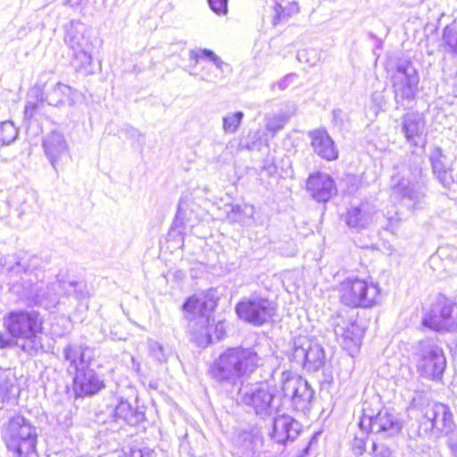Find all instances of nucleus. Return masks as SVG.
<instances>
[{"mask_svg": "<svg viewBox=\"0 0 457 457\" xmlns=\"http://www.w3.org/2000/svg\"><path fill=\"white\" fill-rule=\"evenodd\" d=\"M46 262L39 256L24 255L22 257H12L4 260L12 289L21 297L28 299L34 304L49 308L57 303L56 285H45L44 270ZM63 293L68 296H73V289L68 287V283L58 284Z\"/></svg>", "mask_w": 457, "mask_h": 457, "instance_id": "obj_1", "label": "nucleus"}, {"mask_svg": "<svg viewBox=\"0 0 457 457\" xmlns=\"http://www.w3.org/2000/svg\"><path fill=\"white\" fill-rule=\"evenodd\" d=\"M43 317L36 311L11 312L4 319V325L14 338L16 346L29 355L42 349Z\"/></svg>", "mask_w": 457, "mask_h": 457, "instance_id": "obj_2", "label": "nucleus"}, {"mask_svg": "<svg viewBox=\"0 0 457 457\" xmlns=\"http://www.w3.org/2000/svg\"><path fill=\"white\" fill-rule=\"evenodd\" d=\"M260 360L252 348H228L214 361L211 373L217 381L234 385L242 377L252 373L259 366Z\"/></svg>", "mask_w": 457, "mask_h": 457, "instance_id": "obj_3", "label": "nucleus"}, {"mask_svg": "<svg viewBox=\"0 0 457 457\" xmlns=\"http://www.w3.org/2000/svg\"><path fill=\"white\" fill-rule=\"evenodd\" d=\"M216 305L212 298L207 295H195L187 299L183 309L189 321L188 327L193 340L200 347L211 344V335L206 325L209 323L210 313Z\"/></svg>", "mask_w": 457, "mask_h": 457, "instance_id": "obj_4", "label": "nucleus"}, {"mask_svg": "<svg viewBox=\"0 0 457 457\" xmlns=\"http://www.w3.org/2000/svg\"><path fill=\"white\" fill-rule=\"evenodd\" d=\"M3 439L14 457H37L36 428L22 416H15L4 427Z\"/></svg>", "mask_w": 457, "mask_h": 457, "instance_id": "obj_5", "label": "nucleus"}, {"mask_svg": "<svg viewBox=\"0 0 457 457\" xmlns=\"http://www.w3.org/2000/svg\"><path fill=\"white\" fill-rule=\"evenodd\" d=\"M339 297L346 306L370 308L379 302L380 288L376 283L352 276L340 283Z\"/></svg>", "mask_w": 457, "mask_h": 457, "instance_id": "obj_6", "label": "nucleus"}, {"mask_svg": "<svg viewBox=\"0 0 457 457\" xmlns=\"http://www.w3.org/2000/svg\"><path fill=\"white\" fill-rule=\"evenodd\" d=\"M417 370L425 378L440 381L446 368V358L442 347L434 339L425 338L415 348Z\"/></svg>", "mask_w": 457, "mask_h": 457, "instance_id": "obj_7", "label": "nucleus"}, {"mask_svg": "<svg viewBox=\"0 0 457 457\" xmlns=\"http://www.w3.org/2000/svg\"><path fill=\"white\" fill-rule=\"evenodd\" d=\"M276 389L268 383L244 386L237 393V401L251 407L256 415L262 418L275 413L278 410L275 401Z\"/></svg>", "mask_w": 457, "mask_h": 457, "instance_id": "obj_8", "label": "nucleus"}, {"mask_svg": "<svg viewBox=\"0 0 457 457\" xmlns=\"http://www.w3.org/2000/svg\"><path fill=\"white\" fill-rule=\"evenodd\" d=\"M390 79L397 105L404 107L405 101H412L418 91L420 77L412 62L398 60L390 71Z\"/></svg>", "mask_w": 457, "mask_h": 457, "instance_id": "obj_9", "label": "nucleus"}, {"mask_svg": "<svg viewBox=\"0 0 457 457\" xmlns=\"http://www.w3.org/2000/svg\"><path fill=\"white\" fill-rule=\"evenodd\" d=\"M86 25L79 21H71L66 30L64 42L73 52L78 69H87L92 63V44Z\"/></svg>", "mask_w": 457, "mask_h": 457, "instance_id": "obj_10", "label": "nucleus"}, {"mask_svg": "<svg viewBox=\"0 0 457 457\" xmlns=\"http://www.w3.org/2000/svg\"><path fill=\"white\" fill-rule=\"evenodd\" d=\"M236 312L241 320L260 326L272 318L275 313V306L268 298L252 295L237 303Z\"/></svg>", "mask_w": 457, "mask_h": 457, "instance_id": "obj_11", "label": "nucleus"}, {"mask_svg": "<svg viewBox=\"0 0 457 457\" xmlns=\"http://www.w3.org/2000/svg\"><path fill=\"white\" fill-rule=\"evenodd\" d=\"M359 426L362 431H370L383 438L396 436L403 428L398 415L388 409L379 411L375 416L364 413Z\"/></svg>", "mask_w": 457, "mask_h": 457, "instance_id": "obj_12", "label": "nucleus"}, {"mask_svg": "<svg viewBox=\"0 0 457 457\" xmlns=\"http://www.w3.org/2000/svg\"><path fill=\"white\" fill-rule=\"evenodd\" d=\"M334 332L342 347L350 354L357 352L361 343L363 331L354 319L345 320L339 315L335 321Z\"/></svg>", "mask_w": 457, "mask_h": 457, "instance_id": "obj_13", "label": "nucleus"}, {"mask_svg": "<svg viewBox=\"0 0 457 457\" xmlns=\"http://www.w3.org/2000/svg\"><path fill=\"white\" fill-rule=\"evenodd\" d=\"M102 376L89 367L79 370L73 377V391L77 397L92 396L104 388Z\"/></svg>", "mask_w": 457, "mask_h": 457, "instance_id": "obj_14", "label": "nucleus"}, {"mask_svg": "<svg viewBox=\"0 0 457 457\" xmlns=\"http://www.w3.org/2000/svg\"><path fill=\"white\" fill-rule=\"evenodd\" d=\"M424 418L430 423L431 429L446 435L453 431L455 423L450 408L444 403H435L426 408Z\"/></svg>", "mask_w": 457, "mask_h": 457, "instance_id": "obj_15", "label": "nucleus"}, {"mask_svg": "<svg viewBox=\"0 0 457 457\" xmlns=\"http://www.w3.org/2000/svg\"><path fill=\"white\" fill-rule=\"evenodd\" d=\"M293 388L292 401L295 408L304 414L310 413L312 408L313 390L311 385L302 378L287 380L284 386L287 392Z\"/></svg>", "mask_w": 457, "mask_h": 457, "instance_id": "obj_16", "label": "nucleus"}, {"mask_svg": "<svg viewBox=\"0 0 457 457\" xmlns=\"http://www.w3.org/2000/svg\"><path fill=\"white\" fill-rule=\"evenodd\" d=\"M104 411L114 421L122 420L131 426L138 424L145 418L144 412L133 409L128 401L117 397L112 398V403L106 405Z\"/></svg>", "mask_w": 457, "mask_h": 457, "instance_id": "obj_17", "label": "nucleus"}, {"mask_svg": "<svg viewBox=\"0 0 457 457\" xmlns=\"http://www.w3.org/2000/svg\"><path fill=\"white\" fill-rule=\"evenodd\" d=\"M42 146L51 165L57 171L60 162L69 155V147L65 137L60 132L52 131L45 137Z\"/></svg>", "mask_w": 457, "mask_h": 457, "instance_id": "obj_18", "label": "nucleus"}, {"mask_svg": "<svg viewBox=\"0 0 457 457\" xmlns=\"http://www.w3.org/2000/svg\"><path fill=\"white\" fill-rule=\"evenodd\" d=\"M65 361L69 363L68 371L74 374L79 370L89 367L94 360V350L83 344H70L63 349Z\"/></svg>", "mask_w": 457, "mask_h": 457, "instance_id": "obj_19", "label": "nucleus"}, {"mask_svg": "<svg viewBox=\"0 0 457 457\" xmlns=\"http://www.w3.org/2000/svg\"><path fill=\"white\" fill-rule=\"evenodd\" d=\"M301 424L289 415H278L273 420L271 437L278 444L294 441L300 434Z\"/></svg>", "mask_w": 457, "mask_h": 457, "instance_id": "obj_20", "label": "nucleus"}, {"mask_svg": "<svg viewBox=\"0 0 457 457\" xmlns=\"http://www.w3.org/2000/svg\"><path fill=\"white\" fill-rule=\"evenodd\" d=\"M402 132L404 134L406 141L411 145L423 146L426 143L425 120L417 112H409L403 116Z\"/></svg>", "mask_w": 457, "mask_h": 457, "instance_id": "obj_21", "label": "nucleus"}, {"mask_svg": "<svg viewBox=\"0 0 457 457\" xmlns=\"http://www.w3.org/2000/svg\"><path fill=\"white\" fill-rule=\"evenodd\" d=\"M189 59L195 62V66L203 59H208L213 63L220 74H211L210 72H203L201 79L204 81L215 83L224 78L223 73L226 70L229 71V65L225 63L214 52L209 49L192 50L189 53Z\"/></svg>", "mask_w": 457, "mask_h": 457, "instance_id": "obj_22", "label": "nucleus"}, {"mask_svg": "<svg viewBox=\"0 0 457 457\" xmlns=\"http://www.w3.org/2000/svg\"><path fill=\"white\" fill-rule=\"evenodd\" d=\"M78 92L71 87L56 83L51 87L46 96V101L50 105L60 106L68 104L73 106L76 104Z\"/></svg>", "mask_w": 457, "mask_h": 457, "instance_id": "obj_23", "label": "nucleus"}, {"mask_svg": "<svg viewBox=\"0 0 457 457\" xmlns=\"http://www.w3.org/2000/svg\"><path fill=\"white\" fill-rule=\"evenodd\" d=\"M262 438L258 431H246L239 432L234 438V451L235 454L239 457H253L255 449Z\"/></svg>", "mask_w": 457, "mask_h": 457, "instance_id": "obj_24", "label": "nucleus"}, {"mask_svg": "<svg viewBox=\"0 0 457 457\" xmlns=\"http://www.w3.org/2000/svg\"><path fill=\"white\" fill-rule=\"evenodd\" d=\"M375 212L376 211L372 204L363 203L360 206L353 207L348 211L346 222L352 228H367L373 222Z\"/></svg>", "mask_w": 457, "mask_h": 457, "instance_id": "obj_25", "label": "nucleus"}, {"mask_svg": "<svg viewBox=\"0 0 457 457\" xmlns=\"http://www.w3.org/2000/svg\"><path fill=\"white\" fill-rule=\"evenodd\" d=\"M394 194L399 195L403 200L410 202V207L415 209L424 197V193L418 189L414 184L403 179L392 187ZM408 206L409 204H406Z\"/></svg>", "mask_w": 457, "mask_h": 457, "instance_id": "obj_26", "label": "nucleus"}, {"mask_svg": "<svg viewBox=\"0 0 457 457\" xmlns=\"http://www.w3.org/2000/svg\"><path fill=\"white\" fill-rule=\"evenodd\" d=\"M316 154L328 161L336 160L338 152L334 141L325 129H316Z\"/></svg>", "mask_w": 457, "mask_h": 457, "instance_id": "obj_27", "label": "nucleus"}, {"mask_svg": "<svg viewBox=\"0 0 457 457\" xmlns=\"http://www.w3.org/2000/svg\"><path fill=\"white\" fill-rule=\"evenodd\" d=\"M254 208L250 204H235L227 212V219L231 223L249 226L253 220Z\"/></svg>", "mask_w": 457, "mask_h": 457, "instance_id": "obj_28", "label": "nucleus"}, {"mask_svg": "<svg viewBox=\"0 0 457 457\" xmlns=\"http://www.w3.org/2000/svg\"><path fill=\"white\" fill-rule=\"evenodd\" d=\"M337 188L330 176L316 173V201L327 202L336 195Z\"/></svg>", "mask_w": 457, "mask_h": 457, "instance_id": "obj_29", "label": "nucleus"}, {"mask_svg": "<svg viewBox=\"0 0 457 457\" xmlns=\"http://www.w3.org/2000/svg\"><path fill=\"white\" fill-rule=\"evenodd\" d=\"M295 109L288 108L287 110H280L266 116V129L276 133L283 129L285 124L288 121L289 118L294 114Z\"/></svg>", "mask_w": 457, "mask_h": 457, "instance_id": "obj_30", "label": "nucleus"}, {"mask_svg": "<svg viewBox=\"0 0 457 457\" xmlns=\"http://www.w3.org/2000/svg\"><path fill=\"white\" fill-rule=\"evenodd\" d=\"M17 394L16 378L9 374L0 375V400L4 403Z\"/></svg>", "mask_w": 457, "mask_h": 457, "instance_id": "obj_31", "label": "nucleus"}, {"mask_svg": "<svg viewBox=\"0 0 457 457\" xmlns=\"http://www.w3.org/2000/svg\"><path fill=\"white\" fill-rule=\"evenodd\" d=\"M439 312L443 320L439 325L441 328H445V330L457 328V304H445Z\"/></svg>", "mask_w": 457, "mask_h": 457, "instance_id": "obj_32", "label": "nucleus"}, {"mask_svg": "<svg viewBox=\"0 0 457 457\" xmlns=\"http://www.w3.org/2000/svg\"><path fill=\"white\" fill-rule=\"evenodd\" d=\"M29 98V99L27 101L24 111L25 119L33 118L39 112L41 107L44 105V99L42 98V94L38 89L31 91Z\"/></svg>", "mask_w": 457, "mask_h": 457, "instance_id": "obj_33", "label": "nucleus"}, {"mask_svg": "<svg viewBox=\"0 0 457 457\" xmlns=\"http://www.w3.org/2000/svg\"><path fill=\"white\" fill-rule=\"evenodd\" d=\"M443 46L451 54H457V24L453 23L446 26L443 31Z\"/></svg>", "mask_w": 457, "mask_h": 457, "instance_id": "obj_34", "label": "nucleus"}, {"mask_svg": "<svg viewBox=\"0 0 457 457\" xmlns=\"http://www.w3.org/2000/svg\"><path fill=\"white\" fill-rule=\"evenodd\" d=\"M294 345V358L297 361L306 364L308 361L309 351L312 348L311 341L305 337H298L295 339Z\"/></svg>", "mask_w": 457, "mask_h": 457, "instance_id": "obj_35", "label": "nucleus"}, {"mask_svg": "<svg viewBox=\"0 0 457 457\" xmlns=\"http://www.w3.org/2000/svg\"><path fill=\"white\" fill-rule=\"evenodd\" d=\"M245 114L243 112L238 111L229 112L222 119V129L225 134H234L237 131Z\"/></svg>", "mask_w": 457, "mask_h": 457, "instance_id": "obj_36", "label": "nucleus"}, {"mask_svg": "<svg viewBox=\"0 0 457 457\" xmlns=\"http://www.w3.org/2000/svg\"><path fill=\"white\" fill-rule=\"evenodd\" d=\"M17 137L18 129L12 122L9 120L0 122V143L2 145H10Z\"/></svg>", "mask_w": 457, "mask_h": 457, "instance_id": "obj_37", "label": "nucleus"}, {"mask_svg": "<svg viewBox=\"0 0 457 457\" xmlns=\"http://www.w3.org/2000/svg\"><path fill=\"white\" fill-rule=\"evenodd\" d=\"M445 156L440 148L436 147L430 156L432 168L435 173H437L441 179H445L446 176V165L444 163Z\"/></svg>", "mask_w": 457, "mask_h": 457, "instance_id": "obj_38", "label": "nucleus"}, {"mask_svg": "<svg viewBox=\"0 0 457 457\" xmlns=\"http://www.w3.org/2000/svg\"><path fill=\"white\" fill-rule=\"evenodd\" d=\"M443 320L441 319V313L438 311L433 310L431 312L427 313L422 319V325L435 331L445 330V328H441L439 325Z\"/></svg>", "mask_w": 457, "mask_h": 457, "instance_id": "obj_39", "label": "nucleus"}, {"mask_svg": "<svg viewBox=\"0 0 457 457\" xmlns=\"http://www.w3.org/2000/svg\"><path fill=\"white\" fill-rule=\"evenodd\" d=\"M148 347L150 354L153 358H154L160 362L165 361L167 360V353L165 352V349L158 342L149 340Z\"/></svg>", "mask_w": 457, "mask_h": 457, "instance_id": "obj_40", "label": "nucleus"}, {"mask_svg": "<svg viewBox=\"0 0 457 457\" xmlns=\"http://www.w3.org/2000/svg\"><path fill=\"white\" fill-rule=\"evenodd\" d=\"M373 457H394L392 450L384 444L372 442L371 453Z\"/></svg>", "mask_w": 457, "mask_h": 457, "instance_id": "obj_41", "label": "nucleus"}, {"mask_svg": "<svg viewBox=\"0 0 457 457\" xmlns=\"http://www.w3.org/2000/svg\"><path fill=\"white\" fill-rule=\"evenodd\" d=\"M68 287L73 289V297L78 300L87 297V292L86 291V285L83 282H68Z\"/></svg>", "mask_w": 457, "mask_h": 457, "instance_id": "obj_42", "label": "nucleus"}, {"mask_svg": "<svg viewBox=\"0 0 457 457\" xmlns=\"http://www.w3.org/2000/svg\"><path fill=\"white\" fill-rule=\"evenodd\" d=\"M211 9L218 15L228 13V0H208Z\"/></svg>", "mask_w": 457, "mask_h": 457, "instance_id": "obj_43", "label": "nucleus"}, {"mask_svg": "<svg viewBox=\"0 0 457 457\" xmlns=\"http://www.w3.org/2000/svg\"><path fill=\"white\" fill-rule=\"evenodd\" d=\"M206 328H208L209 333L211 335V342L212 341V332L215 335V337L217 340H220L222 338V337L225 334V324L224 322L219 321L217 324L213 326H210V322L206 325Z\"/></svg>", "mask_w": 457, "mask_h": 457, "instance_id": "obj_44", "label": "nucleus"}, {"mask_svg": "<svg viewBox=\"0 0 457 457\" xmlns=\"http://www.w3.org/2000/svg\"><path fill=\"white\" fill-rule=\"evenodd\" d=\"M288 13H287L282 6L276 1L274 6V15L272 19V24L277 26L281 21L287 20Z\"/></svg>", "mask_w": 457, "mask_h": 457, "instance_id": "obj_45", "label": "nucleus"}, {"mask_svg": "<svg viewBox=\"0 0 457 457\" xmlns=\"http://www.w3.org/2000/svg\"><path fill=\"white\" fill-rule=\"evenodd\" d=\"M17 338H14L9 333L0 332V349L16 346Z\"/></svg>", "mask_w": 457, "mask_h": 457, "instance_id": "obj_46", "label": "nucleus"}, {"mask_svg": "<svg viewBox=\"0 0 457 457\" xmlns=\"http://www.w3.org/2000/svg\"><path fill=\"white\" fill-rule=\"evenodd\" d=\"M353 451L355 453V454H362L365 451L366 446V441L363 436H355L353 440Z\"/></svg>", "mask_w": 457, "mask_h": 457, "instance_id": "obj_47", "label": "nucleus"}, {"mask_svg": "<svg viewBox=\"0 0 457 457\" xmlns=\"http://www.w3.org/2000/svg\"><path fill=\"white\" fill-rule=\"evenodd\" d=\"M448 445L453 457H457V431L451 433Z\"/></svg>", "mask_w": 457, "mask_h": 457, "instance_id": "obj_48", "label": "nucleus"}, {"mask_svg": "<svg viewBox=\"0 0 457 457\" xmlns=\"http://www.w3.org/2000/svg\"><path fill=\"white\" fill-rule=\"evenodd\" d=\"M295 76L294 74H289L287 76H286L282 80H280L278 84V87L281 89V90H284L285 88H287L289 84H291L293 82V80L295 79Z\"/></svg>", "mask_w": 457, "mask_h": 457, "instance_id": "obj_49", "label": "nucleus"}, {"mask_svg": "<svg viewBox=\"0 0 457 457\" xmlns=\"http://www.w3.org/2000/svg\"><path fill=\"white\" fill-rule=\"evenodd\" d=\"M313 179H314V175L313 174H310L309 178L307 179V183H306L307 189L311 192L312 197H314Z\"/></svg>", "mask_w": 457, "mask_h": 457, "instance_id": "obj_50", "label": "nucleus"}, {"mask_svg": "<svg viewBox=\"0 0 457 457\" xmlns=\"http://www.w3.org/2000/svg\"><path fill=\"white\" fill-rule=\"evenodd\" d=\"M315 358H316V364L318 362H320V364L322 363V360L324 359V351H323V348L321 347H318L316 345V355H315Z\"/></svg>", "mask_w": 457, "mask_h": 457, "instance_id": "obj_51", "label": "nucleus"}, {"mask_svg": "<svg viewBox=\"0 0 457 457\" xmlns=\"http://www.w3.org/2000/svg\"><path fill=\"white\" fill-rule=\"evenodd\" d=\"M332 380L333 377L331 372L329 371L328 373L325 374L324 380L320 382L321 387H324L326 384L329 385L332 382Z\"/></svg>", "mask_w": 457, "mask_h": 457, "instance_id": "obj_52", "label": "nucleus"}, {"mask_svg": "<svg viewBox=\"0 0 457 457\" xmlns=\"http://www.w3.org/2000/svg\"><path fill=\"white\" fill-rule=\"evenodd\" d=\"M129 457H144V454L140 449H131Z\"/></svg>", "mask_w": 457, "mask_h": 457, "instance_id": "obj_53", "label": "nucleus"}, {"mask_svg": "<svg viewBox=\"0 0 457 457\" xmlns=\"http://www.w3.org/2000/svg\"><path fill=\"white\" fill-rule=\"evenodd\" d=\"M26 192L23 189H18L15 191L14 195L12 198V201L15 203V196L23 197L25 195Z\"/></svg>", "mask_w": 457, "mask_h": 457, "instance_id": "obj_54", "label": "nucleus"}, {"mask_svg": "<svg viewBox=\"0 0 457 457\" xmlns=\"http://www.w3.org/2000/svg\"><path fill=\"white\" fill-rule=\"evenodd\" d=\"M84 0H68L69 4L71 6H78L82 4Z\"/></svg>", "mask_w": 457, "mask_h": 457, "instance_id": "obj_55", "label": "nucleus"}, {"mask_svg": "<svg viewBox=\"0 0 457 457\" xmlns=\"http://www.w3.org/2000/svg\"><path fill=\"white\" fill-rule=\"evenodd\" d=\"M313 440H314V436H312L311 441H310V444H309V446L307 447V450H309V449H310L311 445H312V441H313Z\"/></svg>", "mask_w": 457, "mask_h": 457, "instance_id": "obj_56", "label": "nucleus"}, {"mask_svg": "<svg viewBox=\"0 0 457 457\" xmlns=\"http://www.w3.org/2000/svg\"><path fill=\"white\" fill-rule=\"evenodd\" d=\"M340 112L341 111H334V116L337 117Z\"/></svg>", "mask_w": 457, "mask_h": 457, "instance_id": "obj_57", "label": "nucleus"}, {"mask_svg": "<svg viewBox=\"0 0 457 457\" xmlns=\"http://www.w3.org/2000/svg\"><path fill=\"white\" fill-rule=\"evenodd\" d=\"M311 145L313 146L314 145V137L312 138V142H311Z\"/></svg>", "mask_w": 457, "mask_h": 457, "instance_id": "obj_58", "label": "nucleus"}]
</instances>
